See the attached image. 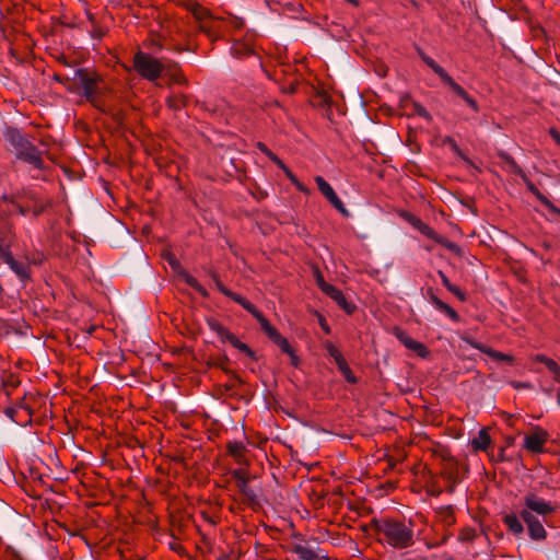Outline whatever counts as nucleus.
Instances as JSON below:
<instances>
[{
    "mask_svg": "<svg viewBox=\"0 0 560 560\" xmlns=\"http://www.w3.org/2000/svg\"><path fill=\"white\" fill-rule=\"evenodd\" d=\"M370 526L374 528L378 541L395 549H406L415 544L412 523L404 520L383 517L373 518Z\"/></svg>",
    "mask_w": 560,
    "mask_h": 560,
    "instance_id": "obj_1",
    "label": "nucleus"
},
{
    "mask_svg": "<svg viewBox=\"0 0 560 560\" xmlns=\"http://www.w3.org/2000/svg\"><path fill=\"white\" fill-rule=\"evenodd\" d=\"M8 140L14 149L16 159L33 165L35 168H43L44 162L40 151L21 132L18 130L11 131Z\"/></svg>",
    "mask_w": 560,
    "mask_h": 560,
    "instance_id": "obj_2",
    "label": "nucleus"
},
{
    "mask_svg": "<svg viewBox=\"0 0 560 560\" xmlns=\"http://www.w3.org/2000/svg\"><path fill=\"white\" fill-rule=\"evenodd\" d=\"M133 69L143 79L155 81L165 70L164 63L144 51H137L133 56Z\"/></svg>",
    "mask_w": 560,
    "mask_h": 560,
    "instance_id": "obj_3",
    "label": "nucleus"
},
{
    "mask_svg": "<svg viewBox=\"0 0 560 560\" xmlns=\"http://www.w3.org/2000/svg\"><path fill=\"white\" fill-rule=\"evenodd\" d=\"M523 501L525 508L522 511H528L529 514L544 518L546 525L548 524L547 516L553 514L557 509L551 502L544 500L534 492L526 493Z\"/></svg>",
    "mask_w": 560,
    "mask_h": 560,
    "instance_id": "obj_4",
    "label": "nucleus"
},
{
    "mask_svg": "<svg viewBox=\"0 0 560 560\" xmlns=\"http://www.w3.org/2000/svg\"><path fill=\"white\" fill-rule=\"evenodd\" d=\"M212 330L215 331L222 342L231 343L234 348L245 353L248 358L257 361L256 353L246 343L238 340V338L233 332L229 331L225 327L212 322Z\"/></svg>",
    "mask_w": 560,
    "mask_h": 560,
    "instance_id": "obj_5",
    "label": "nucleus"
},
{
    "mask_svg": "<svg viewBox=\"0 0 560 560\" xmlns=\"http://www.w3.org/2000/svg\"><path fill=\"white\" fill-rule=\"evenodd\" d=\"M520 516L527 525L528 535L533 540H545L547 532L545 529L544 518H539L535 514H529L528 511H521Z\"/></svg>",
    "mask_w": 560,
    "mask_h": 560,
    "instance_id": "obj_6",
    "label": "nucleus"
},
{
    "mask_svg": "<svg viewBox=\"0 0 560 560\" xmlns=\"http://www.w3.org/2000/svg\"><path fill=\"white\" fill-rule=\"evenodd\" d=\"M317 187L319 191L325 196V198L334 206V208L339 211L343 217L348 218L350 212L346 209L342 201L336 195L332 187L322 177L317 176L315 178Z\"/></svg>",
    "mask_w": 560,
    "mask_h": 560,
    "instance_id": "obj_7",
    "label": "nucleus"
},
{
    "mask_svg": "<svg viewBox=\"0 0 560 560\" xmlns=\"http://www.w3.org/2000/svg\"><path fill=\"white\" fill-rule=\"evenodd\" d=\"M548 440V432L544 429L536 428L532 434L525 436L524 447L534 454L544 452V445Z\"/></svg>",
    "mask_w": 560,
    "mask_h": 560,
    "instance_id": "obj_8",
    "label": "nucleus"
},
{
    "mask_svg": "<svg viewBox=\"0 0 560 560\" xmlns=\"http://www.w3.org/2000/svg\"><path fill=\"white\" fill-rule=\"evenodd\" d=\"M441 81L446 84L458 97L465 101V103L472 108L474 112H479V106L472 97L468 95V93L459 85L457 84L452 77L444 71L440 75Z\"/></svg>",
    "mask_w": 560,
    "mask_h": 560,
    "instance_id": "obj_9",
    "label": "nucleus"
},
{
    "mask_svg": "<svg viewBox=\"0 0 560 560\" xmlns=\"http://www.w3.org/2000/svg\"><path fill=\"white\" fill-rule=\"evenodd\" d=\"M394 334L406 348L415 351L420 358H427L429 355L428 348L423 343L412 339L402 329L395 327Z\"/></svg>",
    "mask_w": 560,
    "mask_h": 560,
    "instance_id": "obj_10",
    "label": "nucleus"
},
{
    "mask_svg": "<svg viewBox=\"0 0 560 560\" xmlns=\"http://www.w3.org/2000/svg\"><path fill=\"white\" fill-rule=\"evenodd\" d=\"M168 262H170L172 269L174 270V272H176L177 277L180 280H183L185 283H187L194 290L199 292L202 296H207V290L197 281L196 278H194L186 270H184L177 260H175L172 257L168 259Z\"/></svg>",
    "mask_w": 560,
    "mask_h": 560,
    "instance_id": "obj_11",
    "label": "nucleus"
},
{
    "mask_svg": "<svg viewBox=\"0 0 560 560\" xmlns=\"http://www.w3.org/2000/svg\"><path fill=\"white\" fill-rule=\"evenodd\" d=\"M324 293L331 298L347 314H352L354 312L355 305L348 302L343 293L335 285H326Z\"/></svg>",
    "mask_w": 560,
    "mask_h": 560,
    "instance_id": "obj_12",
    "label": "nucleus"
},
{
    "mask_svg": "<svg viewBox=\"0 0 560 560\" xmlns=\"http://www.w3.org/2000/svg\"><path fill=\"white\" fill-rule=\"evenodd\" d=\"M236 485L240 491L252 502L256 501V492L248 486L249 478L244 469H236L233 471Z\"/></svg>",
    "mask_w": 560,
    "mask_h": 560,
    "instance_id": "obj_13",
    "label": "nucleus"
},
{
    "mask_svg": "<svg viewBox=\"0 0 560 560\" xmlns=\"http://www.w3.org/2000/svg\"><path fill=\"white\" fill-rule=\"evenodd\" d=\"M427 296L431 301V303L441 312L445 313L452 320L459 322L460 317L458 313L451 307L448 304L440 300L432 288L427 289Z\"/></svg>",
    "mask_w": 560,
    "mask_h": 560,
    "instance_id": "obj_14",
    "label": "nucleus"
},
{
    "mask_svg": "<svg viewBox=\"0 0 560 560\" xmlns=\"http://www.w3.org/2000/svg\"><path fill=\"white\" fill-rule=\"evenodd\" d=\"M75 75L78 77L80 86L82 88L83 95L89 100L93 98L96 91L95 80L83 69L78 70Z\"/></svg>",
    "mask_w": 560,
    "mask_h": 560,
    "instance_id": "obj_15",
    "label": "nucleus"
},
{
    "mask_svg": "<svg viewBox=\"0 0 560 560\" xmlns=\"http://www.w3.org/2000/svg\"><path fill=\"white\" fill-rule=\"evenodd\" d=\"M400 217L410 223L415 229L420 231L427 237H433V229L425 224L420 218L416 217L409 211H401Z\"/></svg>",
    "mask_w": 560,
    "mask_h": 560,
    "instance_id": "obj_16",
    "label": "nucleus"
},
{
    "mask_svg": "<svg viewBox=\"0 0 560 560\" xmlns=\"http://www.w3.org/2000/svg\"><path fill=\"white\" fill-rule=\"evenodd\" d=\"M188 10L192 13L195 19L200 23V28L205 33H208L209 32L208 25H207V20L209 16L208 10L206 8H203L202 5H200L198 2H189Z\"/></svg>",
    "mask_w": 560,
    "mask_h": 560,
    "instance_id": "obj_17",
    "label": "nucleus"
},
{
    "mask_svg": "<svg viewBox=\"0 0 560 560\" xmlns=\"http://www.w3.org/2000/svg\"><path fill=\"white\" fill-rule=\"evenodd\" d=\"M7 265L21 280L30 279L28 267L24 262L15 260L12 255H7Z\"/></svg>",
    "mask_w": 560,
    "mask_h": 560,
    "instance_id": "obj_18",
    "label": "nucleus"
},
{
    "mask_svg": "<svg viewBox=\"0 0 560 560\" xmlns=\"http://www.w3.org/2000/svg\"><path fill=\"white\" fill-rule=\"evenodd\" d=\"M491 444V436L486 428H482L478 436L472 439L470 445L475 452L486 451Z\"/></svg>",
    "mask_w": 560,
    "mask_h": 560,
    "instance_id": "obj_19",
    "label": "nucleus"
},
{
    "mask_svg": "<svg viewBox=\"0 0 560 560\" xmlns=\"http://www.w3.org/2000/svg\"><path fill=\"white\" fill-rule=\"evenodd\" d=\"M442 476L450 482L456 483L458 479V463L453 457L445 459Z\"/></svg>",
    "mask_w": 560,
    "mask_h": 560,
    "instance_id": "obj_20",
    "label": "nucleus"
},
{
    "mask_svg": "<svg viewBox=\"0 0 560 560\" xmlns=\"http://www.w3.org/2000/svg\"><path fill=\"white\" fill-rule=\"evenodd\" d=\"M503 523L508 529L514 535H521L524 532L523 524L516 514H506L503 516Z\"/></svg>",
    "mask_w": 560,
    "mask_h": 560,
    "instance_id": "obj_21",
    "label": "nucleus"
},
{
    "mask_svg": "<svg viewBox=\"0 0 560 560\" xmlns=\"http://www.w3.org/2000/svg\"><path fill=\"white\" fill-rule=\"evenodd\" d=\"M433 235H434L433 237H430L431 240H433L434 242L446 247L448 250L453 252L457 256H463V249L457 244H455L454 242H451L450 240H447L444 236H441L434 230H433Z\"/></svg>",
    "mask_w": 560,
    "mask_h": 560,
    "instance_id": "obj_22",
    "label": "nucleus"
},
{
    "mask_svg": "<svg viewBox=\"0 0 560 560\" xmlns=\"http://www.w3.org/2000/svg\"><path fill=\"white\" fill-rule=\"evenodd\" d=\"M167 106L173 110H179L186 106L187 98L179 92H173L166 100Z\"/></svg>",
    "mask_w": 560,
    "mask_h": 560,
    "instance_id": "obj_23",
    "label": "nucleus"
},
{
    "mask_svg": "<svg viewBox=\"0 0 560 560\" xmlns=\"http://www.w3.org/2000/svg\"><path fill=\"white\" fill-rule=\"evenodd\" d=\"M336 364H337L339 371L341 372V374L347 380V382H349L351 384H355L358 382L357 377L353 375V373L345 358H339V360L336 362Z\"/></svg>",
    "mask_w": 560,
    "mask_h": 560,
    "instance_id": "obj_24",
    "label": "nucleus"
},
{
    "mask_svg": "<svg viewBox=\"0 0 560 560\" xmlns=\"http://www.w3.org/2000/svg\"><path fill=\"white\" fill-rule=\"evenodd\" d=\"M477 348L480 349L482 352L487 353L489 357H491L494 360L506 361L509 363H513V361H514L512 355L499 352V351L488 348L486 346H477Z\"/></svg>",
    "mask_w": 560,
    "mask_h": 560,
    "instance_id": "obj_25",
    "label": "nucleus"
},
{
    "mask_svg": "<svg viewBox=\"0 0 560 560\" xmlns=\"http://www.w3.org/2000/svg\"><path fill=\"white\" fill-rule=\"evenodd\" d=\"M417 52L422 61L430 67L435 74L439 77L445 71L441 66H439L431 57H429L420 47H417Z\"/></svg>",
    "mask_w": 560,
    "mask_h": 560,
    "instance_id": "obj_26",
    "label": "nucleus"
},
{
    "mask_svg": "<svg viewBox=\"0 0 560 560\" xmlns=\"http://www.w3.org/2000/svg\"><path fill=\"white\" fill-rule=\"evenodd\" d=\"M236 303L241 304L247 312H249L259 322V324L267 319L248 300L236 299Z\"/></svg>",
    "mask_w": 560,
    "mask_h": 560,
    "instance_id": "obj_27",
    "label": "nucleus"
},
{
    "mask_svg": "<svg viewBox=\"0 0 560 560\" xmlns=\"http://www.w3.org/2000/svg\"><path fill=\"white\" fill-rule=\"evenodd\" d=\"M245 445L242 442H229V453L241 464L245 452Z\"/></svg>",
    "mask_w": 560,
    "mask_h": 560,
    "instance_id": "obj_28",
    "label": "nucleus"
},
{
    "mask_svg": "<svg viewBox=\"0 0 560 560\" xmlns=\"http://www.w3.org/2000/svg\"><path fill=\"white\" fill-rule=\"evenodd\" d=\"M499 158L505 162L510 167H511V171L517 175V176H521L523 173H525L522 167L516 163V161L506 152L504 151H501L499 152Z\"/></svg>",
    "mask_w": 560,
    "mask_h": 560,
    "instance_id": "obj_29",
    "label": "nucleus"
},
{
    "mask_svg": "<svg viewBox=\"0 0 560 560\" xmlns=\"http://www.w3.org/2000/svg\"><path fill=\"white\" fill-rule=\"evenodd\" d=\"M294 552L296 555H299V557L303 560H316L317 559V555L314 552L313 549H311L307 546L296 545L294 547Z\"/></svg>",
    "mask_w": 560,
    "mask_h": 560,
    "instance_id": "obj_30",
    "label": "nucleus"
},
{
    "mask_svg": "<svg viewBox=\"0 0 560 560\" xmlns=\"http://www.w3.org/2000/svg\"><path fill=\"white\" fill-rule=\"evenodd\" d=\"M540 203L548 209L550 213V220L560 222V208L555 206L547 197L542 198Z\"/></svg>",
    "mask_w": 560,
    "mask_h": 560,
    "instance_id": "obj_31",
    "label": "nucleus"
},
{
    "mask_svg": "<svg viewBox=\"0 0 560 560\" xmlns=\"http://www.w3.org/2000/svg\"><path fill=\"white\" fill-rule=\"evenodd\" d=\"M522 180L524 182V184L526 185L527 189L539 200L541 201L542 198H545L546 196L542 195L539 189L535 186V184L527 177V175L525 173H523L521 176Z\"/></svg>",
    "mask_w": 560,
    "mask_h": 560,
    "instance_id": "obj_32",
    "label": "nucleus"
},
{
    "mask_svg": "<svg viewBox=\"0 0 560 560\" xmlns=\"http://www.w3.org/2000/svg\"><path fill=\"white\" fill-rule=\"evenodd\" d=\"M443 144H448L455 154H457L464 161L469 162V159L465 155V153L460 150V148L457 145L456 141L452 137L446 136L443 139Z\"/></svg>",
    "mask_w": 560,
    "mask_h": 560,
    "instance_id": "obj_33",
    "label": "nucleus"
},
{
    "mask_svg": "<svg viewBox=\"0 0 560 560\" xmlns=\"http://www.w3.org/2000/svg\"><path fill=\"white\" fill-rule=\"evenodd\" d=\"M214 282H215L218 290L220 292H222L225 296L232 299L233 301L236 302V299H244L242 295L236 294V293L232 292L231 290H229L226 287H224L220 280L214 279Z\"/></svg>",
    "mask_w": 560,
    "mask_h": 560,
    "instance_id": "obj_34",
    "label": "nucleus"
},
{
    "mask_svg": "<svg viewBox=\"0 0 560 560\" xmlns=\"http://www.w3.org/2000/svg\"><path fill=\"white\" fill-rule=\"evenodd\" d=\"M536 360L540 363H544L551 373L558 369V363L544 354H538Z\"/></svg>",
    "mask_w": 560,
    "mask_h": 560,
    "instance_id": "obj_35",
    "label": "nucleus"
},
{
    "mask_svg": "<svg viewBox=\"0 0 560 560\" xmlns=\"http://www.w3.org/2000/svg\"><path fill=\"white\" fill-rule=\"evenodd\" d=\"M272 341L287 354L291 353V351L293 350L292 347L290 346L289 341L284 337H282L280 334Z\"/></svg>",
    "mask_w": 560,
    "mask_h": 560,
    "instance_id": "obj_36",
    "label": "nucleus"
},
{
    "mask_svg": "<svg viewBox=\"0 0 560 560\" xmlns=\"http://www.w3.org/2000/svg\"><path fill=\"white\" fill-rule=\"evenodd\" d=\"M262 330L266 332V335L271 339V340H275L279 332L278 330L271 326V324L268 322V319H266L264 323L260 324Z\"/></svg>",
    "mask_w": 560,
    "mask_h": 560,
    "instance_id": "obj_37",
    "label": "nucleus"
},
{
    "mask_svg": "<svg viewBox=\"0 0 560 560\" xmlns=\"http://www.w3.org/2000/svg\"><path fill=\"white\" fill-rule=\"evenodd\" d=\"M412 107H413V110H415L416 114H418L419 116L423 117L428 121L432 120V116L430 115V113L420 103L412 102Z\"/></svg>",
    "mask_w": 560,
    "mask_h": 560,
    "instance_id": "obj_38",
    "label": "nucleus"
},
{
    "mask_svg": "<svg viewBox=\"0 0 560 560\" xmlns=\"http://www.w3.org/2000/svg\"><path fill=\"white\" fill-rule=\"evenodd\" d=\"M476 536V532L472 528H464L459 533V540L471 541Z\"/></svg>",
    "mask_w": 560,
    "mask_h": 560,
    "instance_id": "obj_39",
    "label": "nucleus"
},
{
    "mask_svg": "<svg viewBox=\"0 0 560 560\" xmlns=\"http://www.w3.org/2000/svg\"><path fill=\"white\" fill-rule=\"evenodd\" d=\"M314 276H315V279H316V283H317V285L320 288V290H322L323 292H325V290H326V285H330V283H328V282H326V281L324 280V277H323V275H322V272H320V270H319L318 268H316V269L314 270Z\"/></svg>",
    "mask_w": 560,
    "mask_h": 560,
    "instance_id": "obj_40",
    "label": "nucleus"
},
{
    "mask_svg": "<svg viewBox=\"0 0 560 560\" xmlns=\"http://www.w3.org/2000/svg\"><path fill=\"white\" fill-rule=\"evenodd\" d=\"M326 349L328 354L334 358L335 362H337L339 358H343L340 351L332 343H328Z\"/></svg>",
    "mask_w": 560,
    "mask_h": 560,
    "instance_id": "obj_41",
    "label": "nucleus"
},
{
    "mask_svg": "<svg viewBox=\"0 0 560 560\" xmlns=\"http://www.w3.org/2000/svg\"><path fill=\"white\" fill-rule=\"evenodd\" d=\"M447 290L457 296L460 301H466V294L458 287L452 284V287Z\"/></svg>",
    "mask_w": 560,
    "mask_h": 560,
    "instance_id": "obj_42",
    "label": "nucleus"
},
{
    "mask_svg": "<svg viewBox=\"0 0 560 560\" xmlns=\"http://www.w3.org/2000/svg\"><path fill=\"white\" fill-rule=\"evenodd\" d=\"M409 103H411V104H412V102H411V97H410V95H409V94H405V95H402V96L400 97L399 106H400V108H406V107H407V105H408Z\"/></svg>",
    "mask_w": 560,
    "mask_h": 560,
    "instance_id": "obj_43",
    "label": "nucleus"
},
{
    "mask_svg": "<svg viewBox=\"0 0 560 560\" xmlns=\"http://www.w3.org/2000/svg\"><path fill=\"white\" fill-rule=\"evenodd\" d=\"M438 275L442 280L443 285L446 289H450L452 287V283L450 282L448 278L445 276V273L442 270H439Z\"/></svg>",
    "mask_w": 560,
    "mask_h": 560,
    "instance_id": "obj_44",
    "label": "nucleus"
},
{
    "mask_svg": "<svg viewBox=\"0 0 560 560\" xmlns=\"http://www.w3.org/2000/svg\"><path fill=\"white\" fill-rule=\"evenodd\" d=\"M257 147H258V149H259L261 152H264V153H265L269 159L275 154V153H273V152H271V151L267 148V145H266L265 143H262V142H258V143H257Z\"/></svg>",
    "mask_w": 560,
    "mask_h": 560,
    "instance_id": "obj_45",
    "label": "nucleus"
},
{
    "mask_svg": "<svg viewBox=\"0 0 560 560\" xmlns=\"http://www.w3.org/2000/svg\"><path fill=\"white\" fill-rule=\"evenodd\" d=\"M549 135L556 141V143L560 145V132L556 128H550Z\"/></svg>",
    "mask_w": 560,
    "mask_h": 560,
    "instance_id": "obj_46",
    "label": "nucleus"
},
{
    "mask_svg": "<svg viewBox=\"0 0 560 560\" xmlns=\"http://www.w3.org/2000/svg\"><path fill=\"white\" fill-rule=\"evenodd\" d=\"M270 160L276 163L280 168H282L283 171H285V168H288L285 166V164L282 162L281 159L278 158V155L273 154Z\"/></svg>",
    "mask_w": 560,
    "mask_h": 560,
    "instance_id": "obj_47",
    "label": "nucleus"
},
{
    "mask_svg": "<svg viewBox=\"0 0 560 560\" xmlns=\"http://www.w3.org/2000/svg\"><path fill=\"white\" fill-rule=\"evenodd\" d=\"M270 160L276 163L280 168H282L283 171H285V168H288L285 166V164L282 162L281 159L278 158V155L273 154Z\"/></svg>",
    "mask_w": 560,
    "mask_h": 560,
    "instance_id": "obj_48",
    "label": "nucleus"
},
{
    "mask_svg": "<svg viewBox=\"0 0 560 560\" xmlns=\"http://www.w3.org/2000/svg\"><path fill=\"white\" fill-rule=\"evenodd\" d=\"M7 255H12L11 252L0 244V258L7 264Z\"/></svg>",
    "mask_w": 560,
    "mask_h": 560,
    "instance_id": "obj_49",
    "label": "nucleus"
},
{
    "mask_svg": "<svg viewBox=\"0 0 560 560\" xmlns=\"http://www.w3.org/2000/svg\"><path fill=\"white\" fill-rule=\"evenodd\" d=\"M288 354H289V355H290V358H291V364H292L293 366H298V365H299V363H300V359H299V357L295 354V351H294V350H292V351H291V353H288Z\"/></svg>",
    "mask_w": 560,
    "mask_h": 560,
    "instance_id": "obj_50",
    "label": "nucleus"
},
{
    "mask_svg": "<svg viewBox=\"0 0 560 560\" xmlns=\"http://www.w3.org/2000/svg\"><path fill=\"white\" fill-rule=\"evenodd\" d=\"M319 324H320V327L323 328V330L326 332V334H329L330 332V328L329 326L327 325L326 320L324 317H319Z\"/></svg>",
    "mask_w": 560,
    "mask_h": 560,
    "instance_id": "obj_51",
    "label": "nucleus"
},
{
    "mask_svg": "<svg viewBox=\"0 0 560 560\" xmlns=\"http://www.w3.org/2000/svg\"><path fill=\"white\" fill-rule=\"evenodd\" d=\"M284 173L292 184H295L299 180L289 168H285Z\"/></svg>",
    "mask_w": 560,
    "mask_h": 560,
    "instance_id": "obj_52",
    "label": "nucleus"
},
{
    "mask_svg": "<svg viewBox=\"0 0 560 560\" xmlns=\"http://www.w3.org/2000/svg\"><path fill=\"white\" fill-rule=\"evenodd\" d=\"M512 385L515 388H528L529 387V385L527 383L512 382Z\"/></svg>",
    "mask_w": 560,
    "mask_h": 560,
    "instance_id": "obj_53",
    "label": "nucleus"
},
{
    "mask_svg": "<svg viewBox=\"0 0 560 560\" xmlns=\"http://www.w3.org/2000/svg\"><path fill=\"white\" fill-rule=\"evenodd\" d=\"M223 394V389H222V386H218L217 389H213L212 388V393H211V396L212 397H217V395H222Z\"/></svg>",
    "mask_w": 560,
    "mask_h": 560,
    "instance_id": "obj_54",
    "label": "nucleus"
},
{
    "mask_svg": "<svg viewBox=\"0 0 560 560\" xmlns=\"http://www.w3.org/2000/svg\"><path fill=\"white\" fill-rule=\"evenodd\" d=\"M295 187L300 190V191H303V192H307V188L302 184L300 183L299 180L294 184Z\"/></svg>",
    "mask_w": 560,
    "mask_h": 560,
    "instance_id": "obj_55",
    "label": "nucleus"
},
{
    "mask_svg": "<svg viewBox=\"0 0 560 560\" xmlns=\"http://www.w3.org/2000/svg\"><path fill=\"white\" fill-rule=\"evenodd\" d=\"M445 512H446V517H450V520H447L448 523H452L453 522V518H452V514H453V510L451 506H447L445 509Z\"/></svg>",
    "mask_w": 560,
    "mask_h": 560,
    "instance_id": "obj_56",
    "label": "nucleus"
},
{
    "mask_svg": "<svg viewBox=\"0 0 560 560\" xmlns=\"http://www.w3.org/2000/svg\"><path fill=\"white\" fill-rule=\"evenodd\" d=\"M211 432H212V438L214 435H219V430L217 428V422L215 421H212V429H211Z\"/></svg>",
    "mask_w": 560,
    "mask_h": 560,
    "instance_id": "obj_57",
    "label": "nucleus"
},
{
    "mask_svg": "<svg viewBox=\"0 0 560 560\" xmlns=\"http://www.w3.org/2000/svg\"><path fill=\"white\" fill-rule=\"evenodd\" d=\"M170 547H171V549H173L174 551H179V549H180L179 544H178V542H176V541L170 542Z\"/></svg>",
    "mask_w": 560,
    "mask_h": 560,
    "instance_id": "obj_58",
    "label": "nucleus"
},
{
    "mask_svg": "<svg viewBox=\"0 0 560 560\" xmlns=\"http://www.w3.org/2000/svg\"><path fill=\"white\" fill-rule=\"evenodd\" d=\"M556 381L560 382V365L558 364V369L552 372Z\"/></svg>",
    "mask_w": 560,
    "mask_h": 560,
    "instance_id": "obj_59",
    "label": "nucleus"
},
{
    "mask_svg": "<svg viewBox=\"0 0 560 560\" xmlns=\"http://www.w3.org/2000/svg\"><path fill=\"white\" fill-rule=\"evenodd\" d=\"M346 1L349 2L350 4L354 5V7H359V4H360L359 0H346Z\"/></svg>",
    "mask_w": 560,
    "mask_h": 560,
    "instance_id": "obj_60",
    "label": "nucleus"
},
{
    "mask_svg": "<svg viewBox=\"0 0 560 560\" xmlns=\"http://www.w3.org/2000/svg\"><path fill=\"white\" fill-rule=\"evenodd\" d=\"M454 485H455V483L451 482V486H450V487H448V489H447L450 492H453V491H454Z\"/></svg>",
    "mask_w": 560,
    "mask_h": 560,
    "instance_id": "obj_61",
    "label": "nucleus"
},
{
    "mask_svg": "<svg viewBox=\"0 0 560 560\" xmlns=\"http://www.w3.org/2000/svg\"><path fill=\"white\" fill-rule=\"evenodd\" d=\"M511 419H512V415H508V416H506L508 424H511Z\"/></svg>",
    "mask_w": 560,
    "mask_h": 560,
    "instance_id": "obj_62",
    "label": "nucleus"
},
{
    "mask_svg": "<svg viewBox=\"0 0 560 560\" xmlns=\"http://www.w3.org/2000/svg\"><path fill=\"white\" fill-rule=\"evenodd\" d=\"M511 419H512V415H508V416H506L508 424H511Z\"/></svg>",
    "mask_w": 560,
    "mask_h": 560,
    "instance_id": "obj_63",
    "label": "nucleus"
},
{
    "mask_svg": "<svg viewBox=\"0 0 560 560\" xmlns=\"http://www.w3.org/2000/svg\"><path fill=\"white\" fill-rule=\"evenodd\" d=\"M223 387H224V390H230L232 388V386L228 385V384H225Z\"/></svg>",
    "mask_w": 560,
    "mask_h": 560,
    "instance_id": "obj_64",
    "label": "nucleus"
}]
</instances>
